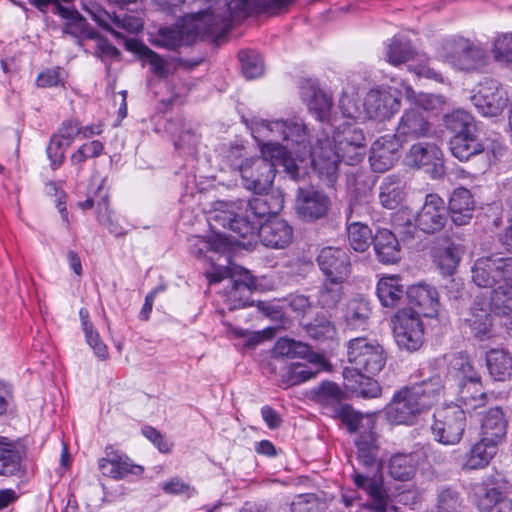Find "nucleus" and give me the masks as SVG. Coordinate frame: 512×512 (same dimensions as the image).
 <instances>
[{
	"instance_id": "412c9836",
	"label": "nucleus",
	"mask_w": 512,
	"mask_h": 512,
	"mask_svg": "<svg viewBox=\"0 0 512 512\" xmlns=\"http://www.w3.org/2000/svg\"><path fill=\"white\" fill-rule=\"evenodd\" d=\"M399 140L394 135H384L374 141L369 157L372 169L383 173L390 169L398 159Z\"/></svg>"
},
{
	"instance_id": "a211bd4d",
	"label": "nucleus",
	"mask_w": 512,
	"mask_h": 512,
	"mask_svg": "<svg viewBox=\"0 0 512 512\" xmlns=\"http://www.w3.org/2000/svg\"><path fill=\"white\" fill-rule=\"evenodd\" d=\"M80 134V124L76 120H68L62 123L47 147V155L51 161L52 169L61 166L65 159V153L76 136Z\"/></svg>"
},
{
	"instance_id": "9b49d317",
	"label": "nucleus",
	"mask_w": 512,
	"mask_h": 512,
	"mask_svg": "<svg viewBox=\"0 0 512 512\" xmlns=\"http://www.w3.org/2000/svg\"><path fill=\"white\" fill-rule=\"evenodd\" d=\"M364 120L390 119L400 109L399 92L393 88H377L370 90L363 102Z\"/></svg>"
},
{
	"instance_id": "9d476101",
	"label": "nucleus",
	"mask_w": 512,
	"mask_h": 512,
	"mask_svg": "<svg viewBox=\"0 0 512 512\" xmlns=\"http://www.w3.org/2000/svg\"><path fill=\"white\" fill-rule=\"evenodd\" d=\"M237 270V267L216 266L213 267L212 271L206 273L210 284L219 283L226 278H231L229 280L231 288L226 294V300L231 310L250 305L249 298L253 289V281H246L248 278L247 273L244 274L245 280L233 279L238 274Z\"/></svg>"
},
{
	"instance_id": "4468645a",
	"label": "nucleus",
	"mask_w": 512,
	"mask_h": 512,
	"mask_svg": "<svg viewBox=\"0 0 512 512\" xmlns=\"http://www.w3.org/2000/svg\"><path fill=\"white\" fill-rule=\"evenodd\" d=\"M388 62L398 66L402 63H409L408 68L418 76L440 80V75L432 68L423 63L424 56L418 55L412 50L408 43L393 41L387 51Z\"/></svg>"
},
{
	"instance_id": "09e8293b",
	"label": "nucleus",
	"mask_w": 512,
	"mask_h": 512,
	"mask_svg": "<svg viewBox=\"0 0 512 512\" xmlns=\"http://www.w3.org/2000/svg\"><path fill=\"white\" fill-rule=\"evenodd\" d=\"M444 122L447 129L454 133V135L476 131L473 117L463 110H455L445 115Z\"/></svg>"
},
{
	"instance_id": "6ab92c4d",
	"label": "nucleus",
	"mask_w": 512,
	"mask_h": 512,
	"mask_svg": "<svg viewBox=\"0 0 512 512\" xmlns=\"http://www.w3.org/2000/svg\"><path fill=\"white\" fill-rule=\"evenodd\" d=\"M496 453L497 446L480 438L469 451L463 454L454 451L453 460L463 471L479 470L487 467Z\"/></svg>"
},
{
	"instance_id": "c03bdc74",
	"label": "nucleus",
	"mask_w": 512,
	"mask_h": 512,
	"mask_svg": "<svg viewBox=\"0 0 512 512\" xmlns=\"http://www.w3.org/2000/svg\"><path fill=\"white\" fill-rule=\"evenodd\" d=\"M335 412L351 432L361 431V429H363V432L366 429L371 431L374 426L372 416L359 414L348 405H340Z\"/></svg>"
},
{
	"instance_id": "6e6552de",
	"label": "nucleus",
	"mask_w": 512,
	"mask_h": 512,
	"mask_svg": "<svg viewBox=\"0 0 512 512\" xmlns=\"http://www.w3.org/2000/svg\"><path fill=\"white\" fill-rule=\"evenodd\" d=\"M392 329L399 348L412 352L422 346L424 327L418 312L411 308L397 311L392 318Z\"/></svg>"
},
{
	"instance_id": "a878e982",
	"label": "nucleus",
	"mask_w": 512,
	"mask_h": 512,
	"mask_svg": "<svg viewBox=\"0 0 512 512\" xmlns=\"http://www.w3.org/2000/svg\"><path fill=\"white\" fill-rule=\"evenodd\" d=\"M430 131L431 125L422 113L410 109L402 115L394 136L398 140L408 141L428 137Z\"/></svg>"
},
{
	"instance_id": "37998d69",
	"label": "nucleus",
	"mask_w": 512,
	"mask_h": 512,
	"mask_svg": "<svg viewBox=\"0 0 512 512\" xmlns=\"http://www.w3.org/2000/svg\"><path fill=\"white\" fill-rule=\"evenodd\" d=\"M358 459L365 467H375L379 471L380 465L377 462L378 446L376 436L372 431L361 434L356 441Z\"/></svg>"
},
{
	"instance_id": "f3484780",
	"label": "nucleus",
	"mask_w": 512,
	"mask_h": 512,
	"mask_svg": "<svg viewBox=\"0 0 512 512\" xmlns=\"http://www.w3.org/2000/svg\"><path fill=\"white\" fill-rule=\"evenodd\" d=\"M352 479L357 488L369 495L371 509L375 512H399L395 506L389 503V495L384 489L381 475L370 476L355 471Z\"/></svg>"
},
{
	"instance_id": "cd10ccee",
	"label": "nucleus",
	"mask_w": 512,
	"mask_h": 512,
	"mask_svg": "<svg viewBox=\"0 0 512 512\" xmlns=\"http://www.w3.org/2000/svg\"><path fill=\"white\" fill-rule=\"evenodd\" d=\"M508 428L507 418L502 409H489L482 420L481 439L498 446L506 437Z\"/></svg>"
},
{
	"instance_id": "2f4dec72",
	"label": "nucleus",
	"mask_w": 512,
	"mask_h": 512,
	"mask_svg": "<svg viewBox=\"0 0 512 512\" xmlns=\"http://www.w3.org/2000/svg\"><path fill=\"white\" fill-rule=\"evenodd\" d=\"M456 401L454 406H459L468 413L484 406L487 402V392L483 382L457 385Z\"/></svg>"
},
{
	"instance_id": "338daca9",
	"label": "nucleus",
	"mask_w": 512,
	"mask_h": 512,
	"mask_svg": "<svg viewBox=\"0 0 512 512\" xmlns=\"http://www.w3.org/2000/svg\"><path fill=\"white\" fill-rule=\"evenodd\" d=\"M113 23L118 27L126 30L129 33L140 32L143 28L142 18L134 15H117L113 17Z\"/></svg>"
},
{
	"instance_id": "20e7f679",
	"label": "nucleus",
	"mask_w": 512,
	"mask_h": 512,
	"mask_svg": "<svg viewBox=\"0 0 512 512\" xmlns=\"http://www.w3.org/2000/svg\"><path fill=\"white\" fill-rule=\"evenodd\" d=\"M443 384L439 376L398 391L386 406L387 420L392 424L411 425L418 415L432 407L440 397Z\"/></svg>"
},
{
	"instance_id": "dca6fc26",
	"label": "nucleus",
	"mask_w": 512,
	"mask_h": 512,
	"mask_svg": "<svg viewBox=\"0 0 512 512\" xmlns=\"http://www.w3.org/2000/svg\"><path fill=\"white\" fill-rule=\"evenodd\" d=\"M318 265L326 279L345 281L351 271L350 258L347 252L340 248L325 247L318 257Z\"/></svg>"
},
{
	"instance_id": "c85d7f7f",
	"label": "nucleus",
	"mask_w": 512,
	"mask_h": 512,
	"mask_svg": "<svg viewBox=\"0 0 512 512\" xmlns=\"http://www.w3.org/2000/svg\"><path fill=\"white\" fill-rule=\"evenodd\" d=\"M474 501L481 512H512V499L504 497L496 488L476 486Z\"/></svg>"
},
{
	"instance_id": "a18cd8bd",
	"label": "nucleus",
	"mask_w": 512,
	"mask_h": 512,
	"mask_svg": "<svg viewBox=\"0 0 512 512\" xmlns=\"http://www.w3.org/2000/svg\"><path fill=\"white\" fill-rule=\"evenodd\" d=\"M103 186L104 180H102V183L99 185L96 192L98 220L101 224L105 225L110 230V232L115 234H122V230L118 229V226L115 224L113 219L114 213L109 208L108 194L106 191H104Z\"/></svg>"
},
{
	"instance_id": "603ef678",
	"label": "nucleus",
	"mask_w": 512,
	"mask_h": 512,
	"mask_svg": "<svg viewBox=\"0 0 512 512\" xmlns=\"http://www.w3.org/2000/svg\"><path fill=\"white\" fill-rule=\"evenodd\" d=\"M309 351L308 345L288 338L278 339L273 348L276 356L288 358L305 357Z\"/></svg>"
},
{
	"instance_id": "79ce46f5",
	"label": "nucleus",
	"mask_w": 512,
	"mask_h": 512,
	"mask_svg": "<svg viewBox=\"0 0 512 512\" xmlns=\"http://www.w3.org/2000/svg\"><path fill=\"white\" fill-rule=\"evenodd\" d=\"M125 47L142 58L144 65H149L153 73L164 76L168 73L167 63L154 51L135 39H126Z\"/></svg>"
},
{
	"instance_id": "0e129e2a",
	"label": "nucleus",
	"mask_w": 512,
	"mask_h": 512,
	"mask_svg": "<svg viewBox=\"0 0 512 512\" xmlns=\"http://www.w3.org/2000/svg\"><path fill=\"white\" fill-rule=\"evenodd\" d=\"M459 506V499L456 492L445 489L438 496L436 510L434 512H455Z\"/></svg>"
},
{
	"instance_id": "864d4df0",
	"label": "nucleus",
	"mask_w": 512,
	"mask_h": 512,
	"mask_svg": "<svg viewBox=\"0 0 512 512\" xmlns=\"http://www.w3.org/2000/svg\"><path fill=\"white\" fill-rule=\"evenodd\" d=\"M370 314L367 302L363 300H352L346 307L345 320L351 328H358L366 323Z\"/></svg>"
},
{
	"instance_id": "f03ea898",
	"label": "nucleus",
	"mask_w": 512,
	"mask_h": 512,
	"mask_svg": "<svg viewBox=\"0 0 512 512\" xmlns=\"http://www.w3.org/2000/svg\"><path fill=\"white\" fill-rule=\"evenodd\" d=\"M304 131L307 156L303 168L310 161L314 170L326 176L330 182L336 175L340 161L355 165L365 156V136L360 128L349 121L337 126L332 140H319L313 149H310L305 126Z\"/></svg>"
},
{
	"instance_id": "a19ab883",
	"label": "nucleus",
	"mask_w": 512,
	"mask_h": 512,
	"mask_svg": "<svg viewBox=\"0 0 512 512\" xmlns=\"http://www.w3.org/2000/svg\"><path fill=\"white\" fill-rule=\"evenodd\" d=\"M405 184L395 177H387L380 187L379 201L387 209L397 208L405 198Z\"/></svg>"
},
{
	"instance_id": "680f3d73",
	"label": "nucleus",
	"mask_w": 512,
	"mask_h": 512,
	"mask_svg": "<svg viewBox=\"0 0 512 512\" xmlns=\"http://www.w3.org/2000/svg\"><path fill=\"white\" fill-rule=\"evenodd\" d=\"M331 100L330 98L323 92H315L313 94L312 99L309 101V109L313 110L317 117L323 121L329 114L331 109Z\"/></svg>"
},
{
	"instance_id": "69168bd1",
	"label": "nucleus",
	"mask_w": 512,
	"mask_h": 512,
	"mask_svg": "<svg viewBox=\"0 0 512 512\" xmlns=\"http://www.w3.org/2000/svg\"><path fill=\"white\" fill-rule=\"evenodd\" d=\"M341 397L342 391L332 382H325L319 388L318 400L322 403L334 405L340 402Z\"/></svg>"
},
{
	"instance_id": "ddd939ff",
	"label": "nucleus",
	"mask_w": 512,
	"mask_h": 512,
	"mask_svg": "<svg viewBox=\"0 0 512 512\" xmlns=\"http://www.w3.org/2000/svg\"><path fill=\"white\" fill-rule=\"evenodd\" d=\"M472 101L478 111L488 117L501 114L508 105L507 92L495 81H487L480 85L473 95Z\"/></svg>"
},
{
	"instance_id": "7c9ffc66",
	"label": "nucleus",
	"mask_w": 512,
	"mask_h": 512,
	"mask_svg": "<svg viewBox=\"0 0 512 512\" xmlns=\"http://www.w3.org/2000/svg\"><path fill=\"white\" fill-rule=\"evenodd\" d=\"M476 277L482 284L494 283L495 279L512 281V256L505 259L483 260L479 263Z\"/></svg>"
},
{
	"instance_id": "473e14b6",
	"label": "nucleus",
	"mask_w": 512,
	"mask_h": 512,
	"mask_svg": "<svg viewBox=\"0 0 512 512\" xmlns=\"http://www.w3.org/2000/svg\"><path fill=\"white\" fill-rule=\"evenodd\" d=\"M449 373L454 377L457 385L482 381V376L475 369L469 357L463 353H455L448 356Z\"/></svg>"
},
{
	"instance_id": "774afa93",
	"label": "nucleus",
	"mask_w": 512,
	"mask_h": 512,
	"mask_svg": "<svg viewBox=\"0 0 512 512\" xmlns=\"http://www.w3.org/2000/svg\"><path fill=\"white\" fill-rule=\"evenodd\" d=\"M64 71L60 68L48 69L37 77V85L42 88L53 87L63 82Z\"/></svg>"
},
{
	"instance_id": "c9c22d12",
	"label": "nucleus",
	"mask_w": 512,
	"mask_h": 512,
	"mask_svg": "<svg viewBox=\"0 0 512 512\" xmlns=\"http://www.w3.org/2000/svg\"><path fill=\"white\" fill-rule=\"evenodd\" d=\"M486 365L490 376L496 381H506L512 377V355L504 349L489 350Z\"/></svg>"
},
{
	"instance_id": "39448f33",
	"label": "nucleus",
	"mask_w": 512,
	"mask_h": 512,
	"mask_svg": "<svg viewBox=\"0 0 512 512\" xmlns=\"http://www.w3.org/2000/svg\"><path fill=\"white\" fill-rule=\"evenodd\" d=\"M347 359L352 368L360 374L377 375L385 366L387 355L384 348L374 339L356 337L347 343Z\"/></svg>"
},
{
	"instance_id": "5fc2aeb1",
	"label": "nucleus",
	"mask_w": 512,
	"mask_h": 512,
	"mask_svg": "<svg viewBox=\"0 0 512 512\" xmlns=\"http://www.w3.org/2000/svg\"><path fill=\"white\" fill-rule=\"evenodd\" d=\"M242 72L248 79L260 77L264 72L262 57L254 51H241L239 53Z\"/></svg>"
},
{
	"instance_id": "393cba45",
	"label": "nucleus",
	"mask_w": 512,
	"mask_h": 512,
	"mask_svg": "<svg viewBox=\"0 0 512 512\" xmlns=\"http://www.w3.org/2000/svg\"><path fill=\"white\" fill-rule=\"evenodd\" d=\"M406 295L409 302L419 309L425 317H435L438 315L440 302L437 290L428 284L419 283L410 286Z\"/></svg>"
},
{
	"instance_id": "13d9d810",
	"label": "nucleus",
	"mask_w": 512,
	"mask_h": 512,
	"mask_svg": "<svg viewBox=\"0 0 512 512\" xmlns=\"http://www.w3.org/2000/svg\"><path fill=\"white\" fill-rule=\"evenodd\" d=\"M492 54L502 64L512 65V34H502L493 41Z\"/></svg>"
},
{
	"instance_id": "b1692460",
	"label": "nucleus",
	"mask_w": 512,
	"mask_h": 512,
	"mask_svg": "<svg viewBox=\"0 0 512 512\" xmlns=\"http://www.w3.org/2000/svg\"><path fill=\"white\" fill-rule=\"evenodd\" d=\"M304 358L308 360L309 365L292 363L287 368L285 377L289 385H298L314 378L320 371L329 369V363L321 354L309 351Z\"/></svg>"
},
{
	"instance_id": "bb28decb",
	"label": "nucleus",
	"mask_w": 512,
	"mask_h": 512,
	"mask_svg": "<svg viewBox=\"0 0 512 512\" xmlns=\"http://www.w3.org/2000/svg\"><path fill=\"white\" fill-rule=\"evenodd\" d=\"M25 454L21 446L0 436V476H14L24 469Z\"/></svg>"
},
{
	"instance_id": "5701e85b",
	"label": "nucleus",
	"mask_w": 512,
	"mask_h": 512,
	"mask_svg": "<svg viewBox=\"0 0 512 512\" xmlns=\"http://www.w3.org/2000/svg\"><path fill=\"white\" fill-rule=\"evenodd\" d=\"M256 235H258L263 245L282 249L291 243L293 231L286 221L272 218L257 227Z\"/></svg>"
},
{
	"instance_id": "de8ad7c7",
	"label": "nucleus",
	"mask_w": 512,
	"mask_h": 512,
	"mask_svg": "<svg viewBox=\"0 0 512 512\" xmlns=\"http://www.w3.org/2000/svg\"><path fill=\"white\" fill-rule=\"evenodd\" d=\"M344 281L326 279L318 293V304L323 308H334L342 299Z\"/></svg>"
},
{
	"instance_id": "c756f323",
	"label": "nucleus",
	"mask_w": 512,
	"mask_h": 512,
	"mask_svg": "<svg viewBox=\"0 0 512 512\" xmlns=\"http://www.w3.org/2000/svg\"><path fill=\"white\" fill-rule=\"evenodd\" d=\"M475 201L471 192L463 187L455 189L449 199L451 219L456 225H466L473 217Z\"/></svg>"
},
{
	"instance_id": "f704fd0d",
	"label": "nucleus",
	"mask_w": 512,
	"mask_h": 512,
	"mask_svg": "<svg viewBox=\"0 0 512 512\" xmlns=\"http://www.w3.org/2000/svg\"><path fill=\"white\" fill-rule=\"evenodd\" d=\"M418 457L413 453H397L387 462L389 475L398 481H409L414 477L418 468Z\"/></svg>"
},
{
	"instance_id": "4be33fe9",
	"label": "nucleus",
	"mask_w": 512,
	"mask_h": 512,
	"mask_svg": "<svg viewBox=\"0 0 512 512\" xmlns=\"http://www.w3.org/2000/svg\"><path fill=\"white\" fill-rule=\"evenodd\" d=\"M296 212L305 221H314L326 215L328 197L312 188L299 189L296 199Z\"/></svg>"
},
{
	"instance_id": "7ed1b4c3",
	"label": "nucleus",
	"mask_w": 512,
	"mask_h": 512,
	"mask_svg": "<svg viewBox=\"0 0 512 512\" xmlns=\"http://www.w3.org/2000/svg\"><path fill=\"white\" fill-rule=\"evenodd\" d=\"M283 197H254L247 204L244 201H216L210 212L209 224L212 229L227 228L240 238H253L258 227L257 219L275 215L282 210Z\"/></svg>"
},
{
	"instance_id": "8fccbe9b",
	"label": "nucleus",
	"mask_w": 512,
	"mask_h": 512,
	"mask_svg": "<svg viewBox=\"0 0 512 512\" xmlns=\"http://www.w3.org/2000/svg\"><path fill=\"white\" fill-rule=\"evenodd\" d=\"M403 88L406 98L426 111H439L445 105V99L440 95L423 93L417 95L412 87L404 85Z\"/></svg>"
},
{
	"instance_id": "e433bc0d",
	"label": "nucleus",
	"mask_w": 512,
	"mask_h": 512,
	"mask_svg": "<svg viewBox=\"0 0 512 512\" xmlns=\"http://www.w3.org/2000/svg\"><path fill=\"white\" fill-rule=\"evenodd\" d=\"M374 249L382 263L391 264L400 259V246L395 235L388 229H380L374 237Z\"/></svg>"
},
{
	"instance_id": "f8f14e48",
	"label": "nucleus",
	"mask_w": 512,
	"mask_h": 512,
	"mask_svg": "<svg viewBox=\"0 0 512 512\" xmlns=\"http://www.w3.org/2000/svg\"><path fill=\"white\" fill-rule=\"evenodd\" d=\"M441 56L459 69L470 70L477 68L482 63L484 52L468 40L458 38L444 42Z\"/></svg>"
},
{
	"instance_id": "ea45409f",
	"label": "nucleus",
	"mask_w": 512,
	"mask_h": 512,
	"mask_svg": "<svg viewBox=\"0 0 512 512\" xmlns=\"http://www.w3.org/2000/svg\"><path fill=\"white\" fill-rule=\"evenodd\" d=\"M462 251L458 245L446 242L434 250L433 261L443 275L450 276L456 271Z\"/></svg>"
},
{
	"instance_id": "2eb2a0df",
	"label": "nucleus",
	"mask_w": 512,
	"mask_h": 512,
	"mask_svg": "<svg viewBox=\"0 0 512 512\" xmlns=\"http://www.w3.org/2000/svg\"><path fill=\"white\" fill-rule=\"evenodd\" d=\"M447 221L445 201L438 194H428L416 215L417 227L425 233L440 231Z\"/></svg>"
},
{
	"instance_id": "423d86ee",
	"label": "nucleus",
	"mask_w": 512,
	"mask_h": 512,
	"mask_svg": "<svg viewBox=\"0 0 512 512\" xmlns=\"http://www.w3.org/2000/svg\"><path fill=\"white\" fill-rule=\"evenodd\" d=\"M500 254H493L477 259L472 267V280L479 287L494 288L489 301L491 313L502 319L503 325L512 331V281L506 279H495L494 283L482 284L477 280L479 263L483 260L505 259Z\"/></svg>"
},
{
	"instance_id": "4c0bfd02",
	"label": "nucleus",
	"mask_w": 512,
	"mask_h": 512,
	"mask_svg": "<svg viewBox=\"0 0 512 512\" xmlns=\"http://www.w3.org/2000/svg\"><path fill=\"white\" fill-rule=\"evenodd\" d=\"M476 131H469L465 134L454 135L450 140L452 155L460 161H467L472 156L482 153L484 146L477 138Z\"/></svg>"
},
{
	"instance_id": "e2e57ef3",
	"label": "nucleus",
	"mask_w": 512,
	"mask_h": 512,
	"mask_svg": "<svg viewBox=\"0 0 512 512\" xmlns=\"http://www.w3.org/2000/svg\"><path fill=\"white\" fill-rule=\"evenodd\" d=\"M86 342L93 349L95 355L101 359L106 360L109 356L108 348L106 344L100 338L99 333L94 329V327L86 328L84 330Z\"/></svg>"
},
{
	"instance_id": "72a5a7b5",
	"label": "nucleus",
	"mask_w": 512,
	"mask_h": 512,
	"mask_svg": "<svg viewBox=\"0 0 512 512\" xmlns=\"http://www.w3.org/2000/svg\"><path fill=\"white\" fill-rule=\"evenodd\" d=\"M371 376L354 370H344V385L349 391L364 398H376L381 394V387L377 381L370 378Z\"/></svg>"
},
{
	"instance_id": "49530a36",
	"label": "nucleus",
	"mask_w": 512,
	"mask_h": 512,
	"mask_svg": "<svg viewBox=\"0 0 512 512\" xmlns=\"http://www.w3.org/2000/svg\"><path fill=\"white\" fill-rule=\"evenodd\" d=\"M349 245L356 252L366 251L372 243L371 229L360 222H353L347 228Z\"/></svg>"
},
{
	"instance_id": "4d7b16f0",
	"label": "nucleus",
	"mask_w": 512,
	"mask_h": 512,
	"mask_svg": "<svg viewBox=\"0 0 512 512\" xmlns=\"http://www.w3.org/2000/svg\"><path fill=\"white\" fill-rule=\"evenodd\" d=\"M392 225L398 233L410 236L418 228L416 215L408 208H402L392 215Z\"/></svg>"
},
{
	"instance_id": "3c124183",
	"label": "nucleus",
	"mask_w": 512,
	"mask_h": 512,
	"mask_svg": "<svg viewBox=\"0 0 512 512\" xmlns=\"http://www.w3.org/2000/svg\"><path fill=\"white\" fill-rule=\"evenodd\" d=\"M229 327V335L235 338H239L243 340V344L246 347H255L258 344L262 343L265 340L271 339L276 329L275 328H266L261 331H248L241 328H236L231 325Z\"/></svg>"
},
{
	"instance_id": "1a4fd4ad",
	"label": "nucleus",
	"mask_w": 512,
	"mask_h": 512,
	"mask_svg": "<svg viewBox=\"0 0 512 512\" xmlns=\"http://www.w3.org/2000/svg\"><path fill=\"white\" fill-rule=\"evenodd\" d=\"M405 164L412 168L424 169L432 178L445 174L443 152L435 143H416L405 156Z\"/></svg>"
},
{
	"instance_id": "052dcab7",
	"label": "nucleus",
	"mask_w": 512,
	"mask_h": 512,
	"mask_svg": "<svg viewBox=\"0 0 512 512\" xmlns=\"http://www.w3.org/2000/svg\"><path fill=\"white\" fill-rule=\"evenodd\" d=\"M325 505L313 494L298 495L291 504V512H323Z\"/></svg>"
},
{
	"instance_id": "0eeeda50",
	"label": "nucleus",
	"mask_w": 512,
	"mask_h": 512,
	"mask_svg": "<svg viewBox=\"0 0 512 512\" xmlns=\"http://www.w3.org/2000/svg\"><path fill=\"white\" fill-rule=\"evenodd\" d=\"M466 424V411L459 406L448 405L434 414L432 433L437 442L455 445L460 442Z\"/></svg>"
},
{
	"instance_id": "6e6d98bb",
	"label": "nucleus",
	"mask_w": 512,
	"mask_h": 512,
	"mask_svg": "<svg viewBox=\"0 0 512 512\" xmlns=\"http://www.w3.org/2000/svg\"><path fill=\"white\" fill-rule=\"evenodd\" d=\"M339 107L342 114L347 119L354 121H364V107L361 109L357 103L356 93L354 91H344L339 100Z\"/></svg>"
},
{
	"instance_id": "58836bf2",
	"label": "nucleus",
	"mask_w": 512,
	"mask_h": 512,
	"mask_svg": "<svg viewBox=\"0 0 512 512\" xmlns=\"http://www.w3.org/2000/svg\"><path fill=\"white\" fill-rule=\"evenodd\" d=\"M405 293L404 285L399 276H383L378 281L377 295L383 306L395 307Z\"/></svg>"
},
{
	"instance_id": "aec40b11",
	"label": "nucleus",
	"mask_w": 512,
	"mask_h": 512,
	"mask_svg": "<svg viewBox=\"0 0 512 512\" xmlns=\"http://www.w3.org/2000/svg\"><path fill=\"white\" fill-rule=\"evenodd\" d=\"M101 474L115 480H120L129 474L138 475L143 472V467L134 464L131 459L120 451L106 449L105 457L98 461Z\"/></svg>"
},
{
	"instance_id": "bf43d9fd",
	"label": "nucleus",
	"mask_w": 512,
	"mask_h": 512,
	"mask_svg": "<svg viewBox=\"0 0 512 512\" xmlns=\"http://www.w3.org/2000/svg\"><path fill=\"white\" fill-rule=\"evenodd\" d=\"M472 332L477 338L483 339L490 335L492 322L490 315L484 309H480L479 313L474 312L469 319Z\"/></svg>"
},
{
	"instance_id": "f257e3e1",
	"label": "nucleus",
	"mask_w": 512,
	"mask_h": 512,
	"mask_svg": "<svg viewBox=\"0 0 512 512\" xmlns=\"http://www.w3.org/2000/svg\"><path fill=\"white\" fill-rule=\"evenodd\" d=\"M250 129L261 157H244L239 147L232 150L229 156L243 186L255 193L266 192L273 183L276 165L284 166L286 172L296 178L307 156L304 123L300 120L268 121L255 117L251 120Z\"/></svg>"
}]
</instances>
